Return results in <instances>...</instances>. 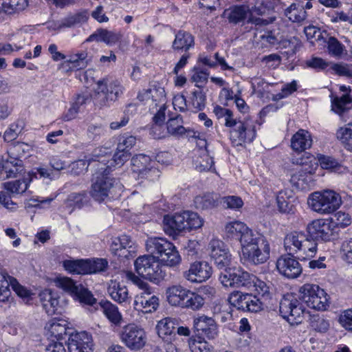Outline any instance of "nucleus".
Instances as JSON below:
<instances>
[{"label": "nucleus", "mask_w": 352, "mask_h": 352, "mask_svg": "<svg viewBox=\"0 0 352 352\" xmlns=\"http://www.w3.org/2000/svg\"><path fill=\"white\" fill-rule=\"evenodd\" d=\"M284 246L290 252L282 256L277 264H298L299 261L310 260L317 251L316 242L302 232H294L287 234L284 240Z\"/></svg>", "instance_id": "f257e3e1"}, {"label": "nucleus", "mask_w": 352, "mask_h": 352, "mask_svg": "<svg viewBox=\"0 0 352 352\" xmlns=\"http://www.w3.org/2000/svg\"><path fill=\"white\" fill-rule=\"evenodd\" d=\"M219 280L224 287H246L254 288L263 305L271 298L270 287L263 280L250 274L240 267H226L221 272Z\"/></svg>", "instance_id": "f03ea898"}, {"label": "nucleus", "mask_w": 352, "mask_h": 352, "mask_svg": "<svg viewBox=\"0 0 352 352\" xmlns=\"http://www.w3.org/2000/svg\"><path fill=\"white\" fill-rule=\"evenodd\" d=\"M145 245L148 254L138 256L134 264H179L181 261V256L176 248L166 239L150 237L146 241Z\"/></svg>", "instance_id": "7ed1b4c3"}, {"label": "nucleus", "mask_w": 352, "mask_h": 352, "mask_svg": "<svg viewBox=\"0 0 352 352\" xmlns=\"http://www.w3.org/2000/svg\"><path fill=\"white\" fill-rule=\"evenodd\" d=\"M56 287L70 294L75 300L78 301L82 305L90 307V311L100 310L110 320V302L102 300L97 303L96 299L92 293L82 285H76L70 278L65 276H57L54 279Z\"/></svg>", "instance_id": "20e7f679"}, {"label": "nucleus", "mask_w": 352, "mask_h": 352, "mask_svg": "<svg viewBox=\"0 0 352 352\" xmlns=\"http://www.w3.org/2000/svg\"><path fill=\"white\" fill-rule=\"evenodd\" d=\"M239 239L242 250V262L263 264L267 261L270 247L267 243H265L266 241L263 236H256L252 230L247 226V230L241 234Z\"/></svg>", "instance_id": "39448f33"}, {"label": "nucleus", "mask_w": 352, "mask_h": 352, "mask_svg": "<svg viewBox=\"0 0 352 352\" xmlns=\"http://www.w3.org/2000/svg\"><path fill=\"white\" fill-rule=\"evenodd\" d=\"M292 163L300 165L291 175L290 183L296 190H308L313 183L312 175L318 164L314 156L305 153L301 157L293 158Z\"/></svg>", "instance_id": "423d86ee"}, {"label": "nucleus", "mask_w": 352, "mask_h": 352, "mask_svg": "<svg viewBox=\"0 0 352 352\" xmlns=\"http://www.w3.org/2000/svg\"><path fill=\"white\" fill-rule=\"evenodd\" d=\"M203 223V219L197 213L191 211H184L164 217V231L169 235L177 234L185 230L200 228Z\"/></svg>", "instance_id": "0eeeda50"}, {"label": "nucleus", "mask_w": 352, "mask_h": 352, "mask_svg": "<svg viewBox=\"0 0 352 352\" xmlns=\"http://www.w3.org/2000/svg\"><path fill=\"white\" fill-rule=\"evenodd\" d=\"M307 204L319 214H329L336 211L342 204L341 196L334 190H324L312 192L308 197Z\"/></svg>", "instance_id": "6e6552de"}, {"label": "nucleus", "mask_w": 352, "mask_h": 352, "mask_svg": "<svg viewBox=\"0 0 352 352\" xmlns=\"http://www.w3.org/2000/svg\"><path fill=\"white\" fill-rule=\"evenodd\" d=\"M125 277L128 280L137 285L142 292L138 294L134 300L133 306L137 311L143 313H152L159 307V298L153 295L148 284L141 280L132 272H125Z\"/></svg>", "instance_id": "1a4fd4ad"}, {"label": "nucleus", "mask_w": 352, "mask_h": 352, "mask_svg": "<svg viewBox=\"0 0 352 352\" xmlns=\"http://www.w3.org/2000/svg\"><path fill=\"white\" fill-rule=\"evenodd\" d=\"M279 311L283 318L291 324H299L306 314L302 303L293 294H286L280 302Z\"/></svg>", "instance_id": "9d476101"}, {"label": "nucleus", "mask_w": 352, "mask_h": 352, "mask_svg": "<svg viewBox=\"0 0 352 352\" xmlns=\"http://www.w3.org/2000/svg\"><path fill=\"white\" fill-rule=\"evenodd\" d=\"M299 294L300 298L311 309L324 311L328 307L327 293L317 285L305 284L300 288Z\"/></svg>", "instance_id": "9b49d317"}, {"label": "nucleus", "mask_w": 352, "mask_h": 352, "mask_svg": "<svg viewBox=\"0 0 352 352\" xmlns=\"http://www.w3.org/2000/svg\"><path fill=\"white\" fill-rule=\"evenodd\" d=\"M114 331H118L121 341L132 350L142 349L146 342L144 329L135 324H126L122 329Z\"/></svg>", "instance_id": "f8f14e48"}, {"label": "nucleus", "mask_w": 352, "mask_h": 352, "mask_svg": "<svg viewBox=\"0 0 352 352\" xmlns=\"http://www.w3.org/2000/svg\"><path fill=\"white\" fill-rule=\"evenodd\" d=\"M110 192V168H99L94 175L90 190L91 197L98 202L104 201Z\"/></svg>", "instance_id": "ddd939ff"}, {"label": "nucleus", "mask_w": 352, "mask_h": 352, "mask_svg": "<svg viewBox=\"0 0 352 352\" xmlns=\"http://www.w3.org/2000/svg\"><path fill=\"white\" fill-rule=\"evenodd\" d=\"M255 123L250 119L239 120L236 126L230 131V140L234 146H241L246 142H252L256 138Z\"/></svg>", "instance_id": "4468645a"}, {"label": "nucleus", "mask_w": 352, "mask_h": 352, "mask_svg": "<svg viewBox=\"0 0 352 352\" xmlns=\"http://www.w3.org/2000/svg\"><path fill=\"white\" fill-rule=\"evenodd\" d=\"M228 301L232 307L243 311L258 312L263 309V302L256 296L241 292H232Z\"/></svg>", "instance_id": "2eb2a0df"}, {"label": "nucleus", "mask_w": 352, "mask_h": 352, "mask_svg": "<svg viewBox=\"0 0 352 352\" xmlns=\"http://www.w3.org/2000/svg\"><path fill=\"white\" fill-rule=\"evenodd\" d=\"M151 160L144 154L137 155L131 159V169L138 179L155 180L159 177V170L151 165Z\"/></svg>", "instance_id": "dca6fc26"}, {"label": "nucleus", "mask_w": 352, "mask_h": 352, "mask_svg": "<svg viewBox=\"0 0 352 352\" xmlns=\"http://www.w3.org/2000/svg\"><path fill=\"white\" fill-rule=\"evenodd\" d=\"M195 332L198 339L214 340L218 335V328L214 320L205 315L194 318Z\"/></svg>", "instance_id": "f3484780"}, {"label": "nucleus", "mask_w": 352, "mask_h": 352, "mask_svg": "<svg viewBox=\"0 0 352 352\" xmlns=\"http://www.w3.org/2000/svg\"><path fill=\"white\" fill-rule=\"evenodd\" d=\"M68 352H92L93 342L91 335L85 331L74 332L65 341Z\"/></svg>", "instance_id": "a211bd4d"}, {"label": "nucleus", "mask_w": 352, "mask_h": 352, "mask_svg": "<svg viewBox=\"0 0 352 352\" xmlns=\"http://www.w3.org/2000/svg\"><path fill=\"white\" fill-rule=\"evenodd\" d=\"M135 271L141 277L154 283H158L170 274L173 265H135Z\"/></svg>", "instance_id": "6ab92c4d"}, {"label": "nucleus", "mask_w": 352, "mask_h": 352, "mask_svg": "<svg viewBox=\"0 0 352 352\" xmlns=\"http://www.w3.org/2000/svg\"><path fill=\"white\" fill-rule=\"evenodd\" d=\"M131 241L126 235H122L120 237L113 239L111 241V254L118 257V261L124 263L130 261L136 256V254L133 250H131Z\"/></svg>", "instance_id": "aec40b11"}, {"label": "nucleus", "mask_w": 352, "mask_h": 352, "mask_svg": "<svg viewBox=\"0 0 352 352\" xmlns=\"http://www.w3.org/2000/svg\"><path fill=\"white\" fill-rule=\"evenodd\" d=\"M307 230L313 238L329 241L333 233V225L329 219H316L307 225Z\"/></svg>", "instance_id": "412c9836"}, {"label": "nucleus", "mask_w": 352, "mask_h": 352, "mask_svg": "<svg viewBox=\"0 0 352 352\" xmlns=\"http://www.w3.org/2000/svg\"><path fill=\"white\" fill-rule=\"evenodd\" d=\"M210 261L214 264H227L231 262V254L223 241L212 239L209 243Z\"/></svg>", "instance_id": "4be33fe9"}, {"label": "nucleus", "mask_w": 352, "mask_h": 352, "mask_svg": "<svg viewBox=\"0 0 352 352\" xmlns=\"http://www.w3.org/2000/svg\"><path fill=\"white\" fill-rule=\"evenodd\" d=\"M45 328L50 336L55 338L58 341H65L69 334L74 333L72 328L68 327V322L63 319L51 320Z\"/></svg>", "instance_id": "5701e85b"}, {"label": "nucleus", "mask_w": 352, "mask_h": 352, "mask_svg": "<svg viewBox=\"0 0 352 352\" xmlns=\"http://www.w3.org/2000/svg\"><path fill=\"white\" fill-rule=\"evenodd\" d=\"M144 95L151 96V100L153 107H157L160 104L166 102V93L164 87L160 85L153 84L149 88L140 91L137 96L138 100H142Z\"/></svg>", "instance_id": "b1692460"}, {"label": "nucleus", "mask_w": 352, "mask_h": 352, "mask_svg": "<svg viewBox=\"0 0 352 352\" xmlns=\"http://www.w3.org/2000/svg\"><path fill=\"white\" fill-rule=\"evenodd\" d=\"M177 321L175 318L167 317L157 322L156 330L159 337L165 341H171L176 336L175 333Z\"/></svg>", "instance_id": "393cba45"}, {"label": "nucleus", "mask_w": 352, "mask_h": 352, "mask_svg": "<svg viewBox=\"0 0 352 352\" xmlns=\"http://www.w3.org/2000/svg\"><path fill=\"white\" fill-rule=\"evenodd\" d=\"M210 265H190L188 271L184 272L185 278L192 283H201L210 277Z\"/></svg>", "instance_id": "a878e982"}, {"label": "nucleus", "mask_w": 352, "mask_h": 352, "mask_svg": "<svg viewBox=\"0 0 352 352\" xmlns=\"http://www.w3.org/2000/svg\"><path fill=\"white\" fill-rule=\"evenodd\" d=\"M312 139L311 134L306 130H298L292 138L291 147L297 152H302L311 147Z\"/></svg>", "instance_id": "bb28decb"}, {"label": "nucleus", "mask_w": 352, "mask_h": 352, "mask_svg": "<svg viewBox=\"0 0 352 352\" xmlns=\"http://www.w3.org/2000/svg\"><path fill=\"white\" fill-rule=\"evenodd\" d=\"M189 289L181 285H173L167 289L166 294L168 303L172 306L182 307Z\"/></svg>", "instance_id": "cd10ccee"}, {"label": "nucleus", "mask_w": 352, "mask_h": 352, "mask_svg": "<svg viewBox=\"0 0 352 352\" xmlns=\"http://www.w3.org/2000/svg\"><path fill=\"white\" fill-rule=\"evenodd\" d=\"M32 181V175L27 173L22 179H16L4 183L5 189L14 195L22 194L26 191Z\"/></svg>", "instance_id": "c85d7f7f"}, {"label": "nucleus", "mask_w": 352, "mask_h": 352, "mask_svg": "<svg viewBox=\"0 0 352 352\" xmlns=\"http://www.w3.org/2000/svg\"><path fill=\"white\" fill-rule=\"evenodd\" d=\"M194 37L189 32L180 30L175 34L173 42V48L175 50L188 51L194 46Z\"/></svg>", "instance_id": "c756f323"}, {"label": "nucleus", "mask_w": 352, "mask_h": 352, "mask_svg": "<svg viewBox=\"0 0 352 352\" xmlns=\"http://www.w3.org/2000/svg\"><path fill=\"white\" fill-rule=\"evenodd\" d=\"M183 124L184 120L180 116L169 119L166 123L168 136L171 135L175 138H179L188 132L190 130L185 128Z\"/></svg>", "instance_id": "7c9ffc66"}, {"label": "nucleus", "mask_w": 352, "mask_h": 352, "mask_svg": "<svg viewBox=\"0 0 352 352\" xmlns=\"http://www.w3.org/2000/svg\"><path fill=\"white\" fill-rule=\"evenodd\" d=\"M28 5L27 0H0V12L12 14L23 11Z\"/></svg>", "instance_id": "2f4dec72"}, {"label": "nucleus", "mask_w": 352, "mask_h": 352, "mask_svg": "<svg viewBox=\"0 0 352 352\" xmlns=\"http://www.w3.org/2000/svg\"><path fill=\"white\" fill-rule=\"evenodd\" d=\"M292 192L291 190H280L276 196V203L278 210L282 213H289L293 211Z\"/></svg>", "instance_id": "473e14b6"}, {"label": "nucleus", "mask_w": 352, "mask_h": 352, "mask_svg": "<svg viewBox=\"0 0 352 352\" xmlns=\"http://www.w3.org/2000/svg\"><path fill=\"white\" fill-rule=\"evenodd\" d=\"M40 300L43 309L48 315H53L57 311L58 300L50 290H45L40 295Z\"/></svg>", "instance_id": "72a5a7b5"}, {"label": "nucleus", "mask_w": 352, "mask_h": 352, "mask_svg": "<svg viewBox=\"0 0 352 352\" xmlns=\"http://www.w3.org/2000/svg\"><path fill=\"white\" fill-rule=\"evenodd\" d=\"M87 63V53L85 51L71 54L65 63L69 69L74 70L85 68Z\"/></svg>", "instance_id": "f704fd0d"}, {"label": "nucleus", "mask_w": 352, "mask_h": 352, "mask_svg": "<svg viewBox=\"0 0 352 352\" xmlns=\"http://www.w3.org/2000/svg\"><path fill=\"white\" fill-rule=\"evenodd\" d=\"M206 96L204 91L195 90L191 93L188 100L189 111L197 112L202 110L206 105Z\"/></svg>", "instance_id": "c9c22d12"}, {"label": "nucleus", "mask_w": 352, "mask_h": 352, "mask_svg": "<svg viewBox=\"0 0 352 352\" xmlns=\"http://www.w3.org/2000/svg\"><path fill=\"white\" fill-rule=\"evenodd\" d=\"M3 167L8 177H15L23 170V161L18 157H8Z\"/></svg>", "instance_id": "e433bc0d"}, {"label": "nucleus", "mask_w": 352, "mask_h": 352, "mask_svg": "<svg viewBox=\"0 0 352 352\" xmlns=\"http://www.w3.org/2000/svg\"><path fill=\"white\" fill-rule=\"evenodd\" d=\"M352 100L346 93L341 96L331 97V109L338 114H341L350 108Z\"/></svg>", "instance_id": "4c0bfd02"}, {"label": "nucleus", "mask_w": 352, "mask_h": 352, "mask_svg": "<svg viewBox=\"0 0 352 352\" xmlns=\"http://www.w3.org/2000/svg\"><path fill=\"white\" fill-rule=\"evenodd\" d=\"M336 137L346 149L352 151V122L339 128L336 131Z\"/></svg>", "instance_id": "58836bf2"}, {"label": "nucleus", "mask_w": 352, "mask_h": 352, "mask_svg": "<svg viewBox=\"0 0 352 352\" xmlns=\"http://www.w3.org/2000/svg\"><path fill=\"white\" fill-rule=\"evenodd\" d=\"M285 14L289 21L296 23H300L305 19L307 12L304 10L303 6L296 3H292L287 8Z\"/></svg>", "instance_id": "ea45409f"}, {"label": "nucleus", "mask_w": 352, "mask_h": 352, "mask_svg": "<svg viewBox=\"0 0 352 352\" xmlns=\"http://www.w3.org/2000/svg\"><path fill=\"white\" fill-rule=\"evenodd\" d=\"M247 230V226L239 221L228 222L225 225L224 231L228 237L239 239L241 234Z\"/></svg>", "instance_id": "a19ab883"}, {"label": "nucleus", "mask_w": 352, "mask_h": 352, "mask_svg": "<svg viewBox=\"0 0 352 352\" xmlns=\"http://www.w3.org/2000/svg\"><path fill=\"white\" fill-rule=\"evenodd\" d=\"M199 156L195 160L196 169L200 172L210 170L213 168L214 160L206 150H199Z\"/></svg>", "instance_id": "79ce46f5"}, {"label": "nucleus", "mask_w": 352, "mask_h": 352, "mask_svg": "<svg viewBox=\"0 0 352 352\" xmlns=\"http://www.w3.org/2000/svg\"><path fill=\"white\" fill-rule=\"evenodd\" d=\"M65 269L72 274H91L104 270L108 265H63Z\"/></svg>", "instance_id": "37998d69"}, {"label": "nucleus", "mask_w": 352, "mask_h": 352, "mask_svg": "<svg viewBox=\"0 0 352 352\" xmlns=\"http://www.w3.org/2000/svg\"><path fill=\"white\" fill-rule=\"evenodd\" d=\"M204 305V298L199 294L189 290L182 308L190 309L195 311L200 309Z\"/></svg>", "instance_id": "c03bdc74"}, {"label": "nucleus", "mask_w": 352, "mask_h": 352, "mask_svg": "<svg viewBox=\"0 0 352 352\" xmlns=\"http://www.w3.org/2000/svg\"><path fill=\"white\" fill-rule=\"evenodd\" d=\"M107 78L98 80L95 88V100L100 103V104H104L108 101L109 89H108Z\"/></svg>", "instance_id": "a18cd8bd"}, {"label": "nucleus", "mask_w": 352, "mask_h": 352, "mask_svg": "<svg viewBox=\"0 0 352 352\" xmlns=\"http://www.w3.org/2000/svg\"><path fill=\"white\" fill-rule=\"evenodd\" d=\"M328 53L333 57L340 58L346 53L345 47L335 37H330L327 42Z\"/></svg>", "instance_id": "49530a36"}, {"label": "nucleus", "mask_w": 352, "mask_h": 352, "mask_svg": "<svg viewBox=\"0 0 352 352\" xmlns=\"http://www.w3.org/2000/svg\"><path fill=\"white\" fill-rule=\"evenodd\" d=\"M217 195L214 194H206L199 195L195 198L194 203L198 209H208L217 205Z\"/></svg>", "instance_id": "de8ad7c7"}, {"label": "nucleus", "mask_w": 352, "mask_h": 352, "mask_svg": "<svg viewBox=\"0 0 352 352\" xmlns=\"http://www.w3.org/2000/svg\"><path fill=\"white\" fill-rule=\"evenodd\" d=\"M244 6H234L226 12L228 20L231 23H237L246 18L248 11L251 12Z\"/></svg>", "instance_id": "09e8293b"}, {"label": "nucleus", "mask_w": 352, "mask_h": 352, "mask_svg": "<svg viewBox=\"0 0 352 352\" xmlns=\"http://www.w3.org/2000/svg\"><path fill=\"white\" fill-rule=\"evenodd\" d=\"M11 278H13V277L7 273L0 272V302L8 300L10 295Z\"/></svg>", "instance_id": "8fccbe9b"}, {"label": "nucleus", "mask_w": 352, "mask_h": 352, "mask_svg": "<svg viewBox=\"0 0 352 352\" xmlns=\"http://www.w3.org/2000/svg\"><path fill=\"white\" fill-rule=\"evenodd\" d=\"M276 0H256L255 4L251 7L250 11L258 15L264 14L267 11L273 9Z\"/></svg>", "instance_id": "3c124183"}, {"label": "nucleus", "mask_w": 352, "mask_h": 352, "mask_svg": "<svg viewBox=\"0 0 352 352\" xmlns=\"http://www.w3.org/2000/svg\"><path fill=\"white\" fill-rule=\"evenodd\" d=\"M280 274L287 278H296L302 273L301 265H276Z\"/></svg>", "instance_id": "603ef678"}, {"label": "nucleus", "mask_w": 352, "mask_h": 352, "mask_svg": "<svg viewBox=\"0 0 352 352\" xmlns=\"http://www.w3.org/2000/svg\"><path fill=\"white\" fill-rule=\"evenodd\" d=\"M279 33L274 30H266L259 36L262 45L265 47L274 46L279 43Z\"/></svg>", "instance_id": "864d4df0"}, {"label": "nucleus", "mask_w": 352, "mask_h": 352, "mask_svg": "<svg viewBox=\"0 0 352 352\" xmlns=\"http://www.w3.org/2000/svg\"><path fill=\"white\" fill-rule=\"evenodd\" d=\"M209 73L207 70L195 67L190 77L192 82L195 83L197 87H204L208 82Z\"/></svg>", "instance_id": "5fc2aeb1"}, {"label": "nucleus", "mask_w": 352, "mask_h": 352, "mask_svg": "<svg viewBox=\"0 0 352 352\" xmlns=\"http://www.w3.org/2000/svg\"><path fill=\"white\" fill-rule=\"evenodd\" d=\"M111 299L122 304L128 300V289L125 286H120L119 283L113 286L111 291Z\"/></svg>", "instance_id": "6e6d98bb"}, {"label": "nucleus", "mask_w": 352, "mask_h": 352, "mask_svg": "<svg viewBox=\"0 0 352 352\" xmlns=\"http://www.w3.org/2000/svg\"><path fill=\"white\" fill-rule=\"evenodd\" d=\"M332 219V224L340 228H345L351 223V216L344 212H337Z\"/></svg>", "instance_id": "4d7b16f0"}, {"label": "nucleus", "mask_w": 352, "mask_h": 352, "mask_svg": "<svg viewBox=\"0 0 352 352\" xmlns=\"http://www.w3.org/2000/svg\"><path fill=\"white\" fill-rule=\"evenodd\" d=\"M87 192L82 191L81 192L71 193L67 197V201L70 206L80 208L83 206L86 201Z\"/></svg>", "instance_id": "13d9d810"}, {"label": "nucleus", "mask_w": 352, "mask_h": 352, "mask_svg": "<svg viewBox=\"0 0 352 352\" xmlns=\"http://www.w3.org/2000/svg\"><path fill=\"white\" fill-rule=\"evenodd\" d=\"M29 146L23 142H16L8 151V157H18L20 159L28 151Z\"/></svg>", "instance_id": "bf43d9fd"}, {"label": "nucleus", "mask_w": 352, "mask_h": 352, "mask_svg": "<svg viewBox=\"0 0 352 352\" xmlns=\"http://www.w3.org/2000/svg\"><path fill=\"white\" fill-rule=\"evenodd\" d=\"M87 42H104L109 44L110 42V34L108 30L99 29L91 34L87 39Z\"/></svg>", "instance_id": "052dcab7"}, {"label": "nucleus", "mask_w": 352, "mask_h": 352, "mask_svg": "<svg viewBox=\"0 0 352 352\" xmlns=\"http://www.w3.org/2000/svg\"><path fill=\"white\" fill-rule=\"evenodd\" d=\"M149 134L157 140L166 138L168 137V133L166 130V126H164L163 123H153L151 126Z\"/></svg>", "instance_id": "680f3d73"}, {"label": "nucleus", "mask_w": 352, "mask_h": 352, "mask_svg": "<svg viewBox=\"0 0 352 352\" xmlns=\"http://www.w3.org/2000/svg\"><path fill=\"white\" fill-rule=\"evenodd\" d=\"M89 165V162L87 160H78L74 162L70 165L71 174L74 175L83 174L88 169Z\"/></svg>", "instance_id": "e2e57ef3"}, {"label": "nucleus", "mask_w": 352, "mask_h": 352, "mask_svg": "<svg viewBox=\"0 0 352 352\" xmlns=\"http://www.w3.org/2000/svg\"><path fill=\"white\" fill-rule=\"evenodd\" d=\"M224 206L232 210H239L243 206V200L237 196H228L222 198Z\"/></svg>", "instance_id": "0e129e2a"}, {"label": "nucleus", "mask_w": 352, "mask_h": 352, "mask_svg": "<svg viewBox=\"0 0 352 352\" xmlns=\"http://www.w3.org/2000/svg\"><path fill=\"white\" fill-rule=\"evenodd\" d=\"M11 280L12 282L10 287H12V289L17 294V296L21 298L28 300L32 294V292L25 287L20 285L15 278L13 277V278H11Z\"/></svg>", "instance_id": "69168bd1"}, {"label": "nucleus", "mask_w": 352, "mask_h": 352, "mask_svg": "<svg viewBox=\"0 0 352 352\" xmlns=\"http://www.w3.org/2000/svg\"><path fill=\"white\" fill-rule=\"evenodd\" d=\"M207 340L194 339L189 342L192 352H209L210 348Z\"/></svg>", "instance_id": "338daca9"}, {"label": "nucleus", "mask_w": 352, "mask_h": 352, "mask_svg": "<svg viewBox=\"0 0 352 352\" xmlns=\"http://www.w3.org/2000/svg\"><path fill=\"white\" fill-rule=\"evenodd\" d=\"M317 163L319 162L323 169L336 170L338 166V162L331 157L320 155L318 156Z\"/></svg>", "instance_id": "774afa93"}]
</instances>
